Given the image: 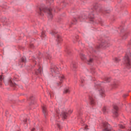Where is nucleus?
<instances>
[{
    "instance_id": "obj_1",
    "label": "nucleus",
    "mask_w": 131,
    "mask_h": 131,
    "mask_svg": "<svg viewBox=\"0 0 131 131\" xmlns=\"http://www.w3.org/2000/svg\"><path fill=\"white\" fill-rule=\"evenodd\" d=\"M51 73L52 76L54 77H56V80L54 82V85L55 88H58L62 84L63 80L65 79V77L63 75H60V72H59V69L56 66L52 67L51 68Z\"/></svg>"
},
{
    "instance_id": "obj_2",
    "label": "nucleus",
    "mask_w": 131,
    "mask_h": 131,
    "mask_svg": "<svg viewBox=\"0 0 131 131\" xmlns=\"http://www.w3.org/2000/svg\"><path fill=\"white\" fill-rule=\"evenodd\" d=\"M42 12H44V13H47L48 14V18L49 19H52V18H53V14H52V12H51L52 9L47 8H40L39 14L41 15V16H42V15H43V13H42Z\"/></svg>"
},
{
    "instance_id": "obj_3",
    "label": "nucleus",
    "mask_w": 131,
    "mask_h": 131,
    "mask_svg": "<svg viewBox=\"0 0 131 131\" xmlns=\"http://www.w3.org/2000/svg\"><path fill=\"white\" fill-rule=\"evenodd\" d=\"M129 58H131L130 52L126 53L125 56V62L126 63L127 68L128 69L131 68V60L129 59Z\"/></svg>"
},
{
    "instance_id": "obj_4",
    "label": "nucleus",
    "mask_w": 131,
    "mask_h": 131,
    "mask_svg": "<svg viewBox=\"0 0 131 131\" xmlns=\"http://www.w3.org/2000/svg\"><path fill=\"white\" fill-rule=\"evenodd\" d=\"M80 56L81 60H82L83 61H84V62H88V64H91V63H92V62H93L92 58H90L89 59V60H86V58H85V55H84L83 54H81L80 55Z\"/></svg>"
},
{
    "instance_id": "obj_5",
    "label": "nucleus",
    "mask_w": 131,
    "mask_h": 131,
    "mask_svg": "<svg viewBox=\"0 0 131 131\" xmlns=\"http://www.w3.org/2000/svg\"><path fill=\"white\" fill-rule=\"evenodd\" d=\"M103 126L104 129L103 130V131H111L110 129V124H108L107 123H105L103 124Z\"/></svg>"
},
{
    "instance_id": "obj_6",
    "label": "nucleus",
    "mask_w": 131,
    "mask_h": 131,
    "mask_svg": "<svg viewBox=\"0 0 131 131\" xmlns=\"http://www.w3.org/2000/svg\"><path fill=\"white\" fill-rule=\"evenodd\" d=\"M109 46H110V45L109 44V42H102V43H101V45H100V48H107Z\"/></svg>"
},
{
    "instance_id": "obj_7",
    "label": "nucleus",
    "mask_w": 131,
    "mask_h": 131,
    "mask_svg": "<svg viewBox=\"0 0 131 131\" xmlns=\"http://www.w3.org/2000/svg\"><path fill=\"white\" fill-rule=\"evenodd\" d=\"M114 109L115 110V111H113V113L116 117H117L118 116V113H117V110H118V107L117 106H114Z\"/></svg>"
},
{
    "instance_id": "obj_8",
    "label": "nucleus",
    "mask_w": 131,
    "mask_h": 131,
    "mask_svg": "<svg viewBox=\"0 0 131 131\" xmlns=\"http://www.w3.org/2000/svg\"><path fill=\"white\" fill-rule=\"evenodd\" d=\"M67 115H68V114L65 112H62L60 115V116L62 117V119H66V118H67Z\"/></svg>"
},
{
    "instance_id": "obj_9",
    "label": "nucleus",
    "mask_w": 131,
    "mask_h": 131,
    "mask_svg": "<svg viewBox=\"0 0 131 131\" xmlns=\"http://www.w3.org/2000/svg\"><path fill=\"white\" fill-rule=\"evenodd\" d=\"M42 112L45 115H47L48 114V111L47 110V107L46 105L42 106Z\"/></svg>"
},
{
    "instance_id": "obj_10",
    "label": "nucleus",
    "mask_w": 131,
    "mask_h": 131,
    "mask_svg": "<svg viewBox=\"0 0 131 131\" xmlns=\"http://www.w3.org/2000/svg\"><path fill=\"white\" fill-rule=\"evenodd\" d=\"M85 19H86V17L84 15H83L79 17V20H80V21H82V20H84Z\"/></svg>"
},
{
    "instance_id": "obj_11",
    "label": "nucleus",
    "mask_w": 131,
    "mask_h": 131,
    "mask_svg": "<svg viewBox=\"0 0 131 131\" xmlns=\"http://www.w3.org/2000/svg\"><path fill=\"white\" fill-rule=\"evenodd\" d=\"M88 18L90 19V21H94V14H89Z\"/></svg>"
},
{
    "instance_id": "obj_12",
    "label": "nucleus",
    "mask_w": 131,
    "mask_h": 131,
    "mask_svg": "<svg viewBox=\"0 0 131 131\" xmlns=\"http://www.w3.org/2000/svg\"><path fill=\"white\" fill-rule=\"evenodd\" d=\"M71 67L72 69H73V70H75V69L77 68V66H76V64H71Z\"/></svg>"
},
{
    "instance_id": "obj_13",
    "label": "nucleus",
    "mask_w": 131,
    "mask_h": 131,
    "mask_svg": "<svg viewBox=\"0 0 131 131\" xmlns=\"http://www.w3.org/2000/svg\"><path fill=\"white\" fill-rule=\"evenodd\" d=\"M99 93L100 95L103 96V95H104L105 94V91L104 90V89H101L99 91Z\"/></svg>"
},
{
    "instance_id": "obj_14",
    "label": "nucleus",
    "mask_w": 131,
    "mask_h": 131,
    "mask_svg": "<svg viewBox=\"0 0 131 131\" xmlns=\"http://www.w3.org/2000/svg\"><path fill=\"white\" fill-rule=\"evenodd\" d=\"M119 31H120V32H125V30H123V28H122V27H120L119 28Z\"/></svg>"
},
{
    "instance_id": "obj_15",
    "label": "nucleus",
    "mask_w": 131,
    "mask_h": 131,
    "mask_svg": "<svg viewBox=\"0 0 131 131\" xmlns=\"http://www.w3.org/2000/svg\"><path fill=\"white\" fill-rule=\"evenodd\" d=\"M21 62H23V63H25L26 62V58L25 57H23L21 58Z\"/></svg>"
},
{
    "instance_id": "obj_16",
    "label": "nucleus",
    "mask_w": 131,
    "mask_h": 131,
    "mask_svg": "<svg viewBox=\"0 0 131 131\" xmlns=\"http://www.w3.org/2000/svg\"><path fill=\"white\" fill-rule=\"evenodd\" d=\"M70 91L69 90V89H67L64 90L63 93L64 94H68V93H70Z\"/></svg>"
},
{
    "instance_id": "obj_17",
    "label": "nucleus",
    "mask_w": 131,
    "mask_h": 131,
    "mask_svg": "<svg viewBox=\"0 0 131 131\" xmlns=\"http://www.w3.org/2000/svg\"><path fill=\"white\" fill-rule=\"evenodd\" d=\"M96 12L98 13H101L102 12V9H100V8H98L97 9H95Z\"/></svg>"
},
{
    "instance_id": "obj_18",
    "label": "nucleus",
    "mask_w": 131,
    "mask_h": 131,
    "mask_svg": "<svg viewBox=\"0 0 131 131\" xmlns=\"http://www.w3.org/2000/svg\"><path fill=\"white\" fill-rule=\"evenodd\" d=\"M106 108L105 106L103 107L102 108V111L103 112V113H105V112H106Z\"/></svg>"
},
{
    "instance_id": "obj_19",
    "label": "nucleus",
    "mask_w": 131,
    "mask_h": 131,
    "mask_svg": "<svg viewBox=\"0 0 131 131\" xmlns=\"http://www.w3.org/2000/svg\"><path fill=\"white\" fill-rule=\"evenodd\" d=\"M57 41H62V38L60 37H57Z\"/></svg>"
},
{
    "instance_id": "obj_20",
    "label": "nucleus",
    "mask_w": 131,
    "mask_h": 131,
    "mask_svg": "<svg viewBox=\"0 0 131 131\" xmlns=\"http://www.w3.org/2000/svg\"><path fill=\"white\" fill-rule=\"evenodd\" d=\"M51 55L48 54V55H47V59H51Z\"/></svg>"
},
{
    "instance_id": "obj_21",
    "label": "nucleus",
    "mask_w": 131,
    "mask_h": 131,
    "mask_svg": "<svg viewBox=\"0 0 131 131\" xmlns=\"http://www.w3.org/2000/svg\"><path fill=\"white\" fill-rule=\"evenodd\" d=\"M119 127H120V128H124L125 127L122 125H119Z\"/></svg>"
},
{
    "instance_id": "obj_22",
    "label": "nucleus",
    "mask_w": 131,
    "mask_h": 131,
    "mask_svg": "<svg viewBox=\"0 0 131 131\" xmlns=\"http://www.w3.org/2000/svg\"><path fill=\"white\" fill-rule=\"evenodd\" d=\"M91 103L92 104H95V101H94V99H91Z\"/></svg>"
},
{
    "instance_id": "obj_23",
    "label": "nucleus",
    "mask_w": 131,
    "mask_h": 131,
    "mask_svg": "<svg viewBox=\"0 0 131 131\" xmlns=\"http://www.w3.org/2000/svg\"><path fill=\"white\" fill-rule=\"evenodd\" d=\"M9 83H10L11 84H13V81H12V80H9Z\"/></svg>"
},
{
    "instance_id": "obj_24",
    "label": "nucleus",
    "mask_w": 131,
    "mask_h": 131,
    "mask_svg": "<svg viewBox=\"0 0 131 131\" xmlns=\"http://www.w3.org/2000/svg\"><path fill=\"white\" fill-rule=\"evenodd\" d=\"M69 114H71V113H72V110L69 111Z\"/></svg>"
},
{
    "instance_id": "obj_25",
    "label": "nucleus",
    "mask_w": 131,
    "mask_h": 131,
    "mask_svg": "<svg viewBox=\"0 0 131 131\" xmlns=\"http://www.w3.org/2000/svg\"><path fill=\"white\" fill-rule=\"evenodd\" d=\"M124 36L123 37V38L124 39V38H126L125 36H126V34H124Z\"/></svg>"
},
{
    "instance_id": "obj_26",
    "label": "nucleus",
    "mask_w": 131,
    "mask_h": 131,
    "mask_svg": "<svg viewBox=\"0 0 131 131\" xmlns=\"http://www.w3.org/2000/svg\"><path fill=\"white\" fill-rule=\"evenodd\" d=\"M109 79H110V78L107 79V80H106V82H110V80H109Z\"/></svg>"
},
{
    "instance_id": "obj_27",
    "label": "nucleus",
    "mask_w": 131,
    "mask_h": 131,
    "mask_svg": "<svg viewBox=\"0 0 131 131\" xmlns=\"http://www.w3.org/2000/svg\"><path fill=\"white\" fill-rule=\"evenodd\" d=\"M24 122H26V121H27V119H25L24 120Z\"/></svg>"
},
{
    "instance_id": "obj_28",
    "label": "nucleus",
    "mask_w": 131,
    "mask_h": 131,
    "mask_svg": "<svg viewBox=\"0 0 131 131\" xmlns=\"http://www.w3.org/2000/svg\"><path fill=\"white\" fill-rule=\"evenodd\" d=\"M123 97H124V98H125V97H127V95H124Z\"/></svg>"
},
{
    "instance_id": "obj_29",
    "label": "nucleus",
    "mask_w": 131,
    "mask_h": 131,
    "mask_svg": "<svg viewBox=\"0 0 131 131\" xmlns=\"http://www.w3.org/2000/svg\"><path fill=\"white\" fill-rule=\"evenodd\" d=\"M56 113H57V114H59V111H56Z\"/></svg>"
},
{
    "instance_id": "obj_30",
    "label": "nucleus",
    "mask_w": 131,
    "mask_h": 131,
    "mask_svg": "<svg viewBox=\"0 0 131 131\" xmlns=\"http://www.w3.org/2000/svg\"><path fill=\"white\" fill-rule=\"evenodd\" d=\"M53 1H54V0H49V3H51V2H53Z\"/></svg>"
},
{
    "instance_id": "obj_31",
    "label": "nucleus",
    "mask_w": 131,
    "mask_h": 131,
    "mask_svg": "<svg viewBox=\"0 0 131 131\" xmlns=\"http://www.w3.org/2000/svg\"><path fill=\"white\" fill-rule=\"evenodd\" d=\"M2 81H0V86H2Z\"/></svg>"
},
{
    "instance_id": "obj_32",
    "label": "nucleus",
    "mask_w": 131,
    "mask_h": 131,
    "mask_svg": "<svg viewBox=\"0 0 131 131\" xmlns=\"http://www.w3.org/2000/svg\"><path fill=\"white\" fill-rule=\"evenodd\" d=\"M129 45H131V40L129 42Z\"/></svg>"
},
{
    "instance_id": "obj_33",
    "label": "nucleus",
    "mask_w": 131,
    "mask_h": 131,
    "mask_svg": "<svg viewBox=\"0 0 131 131\" xmlns=\"http://www.w3.org/2000/svg\"><path fill=\"white\" fill-rule=\"evenodd\" d=\"M0 81H2V76H0Z\"/></svg>"
},
{
    "instance_id": "obj_34",
    "label": "nucleus",
    "mask_w": 131,
    "mask_h": 131,
    "mask_svg": "<svg viewBox=\"0 0 131 131\" xmlns=\"http://www.w3.org/2000/svg\"><path fill=\"white\" fill-rule=\"evenodd\" d=\"M43 35H45V34H42L41 36H43Z\"/></svg>"
},
{
    "instance_id": "obj_35",
    "label": "nucleus",
    "mask_w": 131,
    "mask_h": 131,
    "mask_svg": "<svg viewBox=\"0 0 131 131\" xmlns=\"http://www.w3.org/2000/svg\"><path fill=\"white\" fill-rule=\"evenodd\" d=\"M34 129H35L34 128H33L32 130H34Z\"/></svg>"
},
{
    "instance_id": "obj_36",
    "label": "nucleus",
    "mask_w": 131,
    "mask_h": 131,
    "mask_svg": "<svg viewBox=\"0 0 131 131\" xmlns=\"http://www.w3.org/2000/svg\"><path fill=\"white\" fill-rule=\"evenodd\" d=\"M116 60L117 61V58H116Z\"/></svg>"
},
{
    "instance_id": "obj_37",
    "label": "nucleus",
    "mask_w": 131,
    "mask_h": 131,
    "mask_svg": "<svg viewBox=\"0 0 131 131\" xmlns=\"http://www.w3.org/2000/svg\"><path fill=\"white\" fill-rule=\"evenodd\" d=\"M130 122L131 123V120H130Z\"/></svg>"
}]
</instances>
